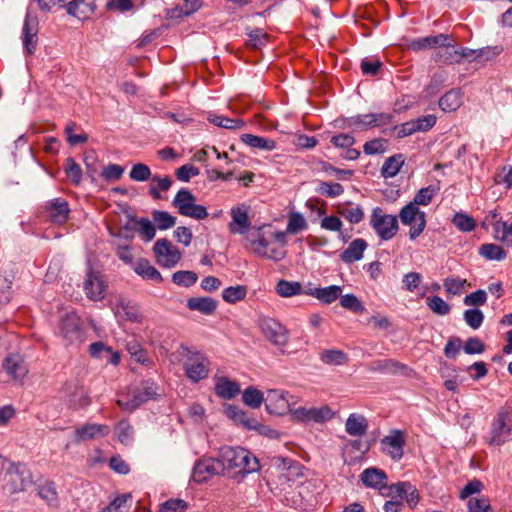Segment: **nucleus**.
<instances>
[{
  "instance_id": "1",
  "label": "nucleus",
  "mask_w": 512,
  "mask_h": 512,
  "mask_svg": "<svg viewBox=\"0 0 512 512\" xmlns=\"http://www.w3.org/2000/svg\"><path fill=\"white\" fill-rule=\"evenodd\" d=\"M220 456L224 473L227 472L230 477L244 476L257 471L259 468L258 459L242 447H222Z\"/></svg>"
},
{
  "instance_id": "2",
  "label": "nucleus",
  "mask_w": 512,
  "mask_h": 512,
  "mask_svg": "<svg viewBox=\"0 0 512 512\" xmlns=\"http://www.w3.org/2000/svg\"><path fill=\"white\" fill-rule=\"evenodd\" d=\"M2 489L12 495L25 491L32 483V476L25 464L5 460L0 472Z\"/></svg>"
},
{
  "instance_id": "3",
  "label": "nucleus",
  "mask_w": 512,
  "mask_h": 512,
  "mask_svg": "<svg viewBox=\"0 0 512 512\" xmlns=\"http://www.w3.org/2000/svg\"><path fill=\"white\" fill-rule=\"evenodd\" d=\"M286 244V234L282 231L274 232L271 235V240L266 239L263 235H259L257 239L251 242L252 250L256 255L275 262L281 261L286 257Z\"/></svg>"
},
{
  "instance_id": "4",
  "label": "nucleus",
  "mask_w": 512,
  "mask_h": 512,
  "mask_svg": "<svg viewBox=\"0 0 512 512\" xmlns=\"http://www.w3.org/2000/svg\"><path fill=\"white\" fill-rule=\"evenodd\" d=\"M58 335L65 347H78L86 340V328L76 313L69 312L60 318Z\"/></svg>"
},
{
  "instance_id": "5",
  "label": "nucleus",
  "mask_w": 512,
  "mask_h": 512,
  "mask_svg": "<svg viewBox=\"0 0 512 512\" xmlns=\"http://www.w3.org/2000/svg\"><path fill=\"white\" fill-rule=\"evenodd\" d=\"M181 349V355L185 358L184 370L187 378L192 382H199L205 379L208 376L210 367L208 358L204 354L190 350L187 347L182 346Z\"/></svg>"
},
{
  "instance_id": "6",
  "label": "nucleus",
  "mask_w": 512,
  "mask_h": 512,
  "mask_svg": "<svg viewBox=\"0 0 512 512\" xmlns=\"http://www.w3.org/2000/svg\"><path fill=\"white\" fill-rule=\"evenodd\" d=\"M196 198L193 193L185 188L180 189L175 195L172 204L178 209V213L185 217L196 220H203L208 217L206 207L195 203Z\"/></svg>"
},
{
  "instance_id": "7",
  "label": "nucleus",
  "mask_w": 512,
  "mask_h": 512,
  "mask_svg": "<svg viewBox=\"0 0 512 512\" xmlns=\"http://www.w3.org/2000/svg\"><path fill=\"white\" fill-rule=\"evenodd\" d=\"M370 226L383 241L391 240L399 230L397 217L386 214L380 207H375L372 210Z\"/></svg>"
},
{
  "instance_id": "8",
  "label": "nucleus",
  "mask_w": 512,
  "mask_h": 512,
  "mask_svg": "<svg viewBox=\"0 0 512 512\" xmlns=\"http://www.w3.org/2000/svg\"><path fill=\"white\" fill-rule=\"evenodd\" d=\"M512 432V411L501 409L491 425L490 436L487 443L490 446H500L508 441Z\"/></svg>"
},
{
  "instance_id": "9",
  "label": "nucleus",
  "mask_w": 512,
  "mask_h": 512,
  "mask_svg": "<svg viewBox=\"0 0 512 512\" xmlns=\"http://www.w3.org/2000/svg\"><path fill=\"white\" fill-rule=\"evenodd\" d=\"M401 223L410 226L409 238L415 240L418 238L426 227V216L415 203L406 204L399 212Z\"/></svg>"
},
{
  "instance_id": "10",
  "label": "nucleus",
  "mask_w": 512,
  "mask_h": 512,
  "mask_svg": "<svg viewBox=\"0 0 512 512\" xmlns=\"http://www.w3.org/2000/svg\"><path fill=\"white\" fill-rule=\"evenodd\" d=\"M264 403L270 414L283 415L286 412L292 413V406L296 403V399L286 391L269 389L266 391Z\"/></svg>"
},
{
  "instance_id": "11",
  "label": "nucleus",
  "mask_w": 512,
  "mask_h": 512,
  "mask_svg": "<svg viewBox=\"0 0 512 512\" xmlns=\"http://www.w3.org/2000/svg\"><path fill=\"white\" fill-rule=\"evenodd\" d=\"M157 263L166 268L174 267L181 259V252L167 239H158L153 246Z\"/></svg>"
},
{
  "instance_id": "12",
  "label": "nucleus",
  "mask_w": 512,
  "mask_h": 512,
  "mask_svg": "<svg viewBox=\"0 0 512 512\" xmlns=\"http://www.w3.org/2000/svg\"><path fill=\"white\" fill-rule=\"evenodd\" d=\"M219 474H224V467L220 459L205 458L196 462L192 477L195 482L203 483Z\"/></svg>"
},
{
  "instance_id": "13",
  "label": "nucleus",
  "mask_w": 512,
  "mask_h": 512,
  "mask_svg": "<svg viewBox=\"0 0 512 512\" xmlns=\"http://www.w3.org/2000/svg\"><path fill=\"white\" fill-rule=\"evenodd\" d=\"M291 415L298 421L323 423L332 419L334 413L329 406L324 405L321 407H300L293 409Z\"/></svg>"
},
{
  "instance_id": "14",
  "label": "nucleus",
  "mask_w": 512,
  "mask_h": 512,
  "mask_svg": "<svg viewBox=\"0 0 512 512\" xmlns=\"http://www.w3.org/2000/svg\"><path fill=\"white\" fill-rule=\"evenodd\" d=\"M260 328L264 336L274 345L284 346L288 342V331L273 318H262Z\"/></svg>"
},
{
  "instance_id": "15",
  "label": "nucleus",
  "mask_w": 512,
  "mask_h": 512,
  "mask_svg": "<svg viewBox=\"0 0 512 512\" xmlns=\"http://www.w3.org/2000/svg\"><path fill=\"white\" fill-rule=\"evenodd\" d=\"M89 0H38V5L41 10L48 11L51 7L59 5L65 8L69 15L84 19L88 17L87 11L83 8Z\"/></svg>"
},
{
  "instance_id": "16",
  "label": "nucleus",
  "mask_w": 512,
  "mask_h": 512,
  "mask_svg": "<svg viewBox=\"0 0 512 512\" xmlns=\"http://www.w3.org/2000/svg\"><path fill=\"white\" fill-rule=\"evenodd\" d=\"M44 212L50 222L62 225L67 222L70 214L69 203L62 198H54L46 202Z\"/></svg>"
},
{
  "instance_id": "17",
  "label": "nucleus",
  "mask_w": 512,
  "mask_h": 512,
  "mask_svg": "<svg viewBox=\"0 0 512 512\" xmlns=\"http://www.w3.org/2000/svg\"><path fill=\"white\" fill-rule=\"evenodd\" d=\"M404 445L405 437L401 430H393L381 440L382 451L394 460L402 458Z\"/></svg>"
},
{
  "instance_id": "18",
  "label": "nucleus",
  "mask_w": 512,
  "mask_h": 512,
  "mask_svg": "<svg viewBox=\"0 0 512 512\" xmlns=\"http://www.w3.org/2000/svg\"><path fill=\"white\" fill-rule=\"evenodd\" d=\"M3 370L15 382L22 383L28 374L25 361L17 354L7 356L3 361Z\"/></svg>"
},
{
  "instance_id": "19",
  "label": "nucleus",
  "mask_w": 512,
  "mask_h": 512,
  "mask_svg": "<svg viewBox=\"0 0 512 512\" xmlns=\"http://www.w3.org/2000/svg\"><path fill=\"white\" fill-rule=\"evenodd\" d=\"M37 33H38V21L35 17H31L29 14L26 15L23 29H22V41L24 49L28 54H33L37 47Z\"/></svg>"
},
{
  "instance_id": "20",
  "label": "nucleus",
  "mask_w": 512,
  "mask_h": 512,
  "mask_svg": "<svg viewBox=\"0 0 512 512\" xmlns=\"http://www.w3.org/2000/svg\"><path fill=\"white\" fill-rule=\"evenodd\" d=\"M369 370L372 372H379L391 375H408V372L412 371V369H410L406 364L398 362L394 359L375 360L370 363Z\"/></svg>"
},
{
  "instance_id": "21",
  "label": "nucleus",
  "mask_w": 512,
  "mask_h": 512,
  "mask_svg": "<svg viewBox=\"0 0 512 512\" xmlns=\"http://www.w3.org/2000/svg\"><path fill=\"white\" fill-rule=\"evenodd\" d=\"M83 289L92 301H100L105 296L106 284L104 280L93 272H89L83 283Z\"/></svg>"
},
{
  "instance_id": "22",
  "label": "nucleus",
  "mask_w": 512,
  "mask_h": 512,
  "mask_svg": "<svg viewBox=\"0 0 512 512\" xmlns=\"http://www.w3.org/2000/svg\"><path fill=\"white\" fill-rule=\"evenodd\" d=\"M232 222L229 224L231 233L245 234L250 228L251 222L245 205H238L231 209Z\"/></svg>"
},
{
  "instance_id": "23",
  "label": "nucleus",
  "mask_w": 512,
  "mask_h": 512,
  "mask_svg": "<svg viewBox=\"0 0 512 512\" xmlns=\"http://www.w3.org/2000/svg\"><path fill=\"white\" fill-rule=\"evenodd\" d=\"M439 49L433 54V59L442 64H458L463 59V53H458V49L448 43L447 41L443 45H438Z\"/></svg>"
},
{
  "instance_id": "24",
  "label": "nucleus",
  "mask_w": 512,
  "mask_h": 512,
  "mask_svg": "<svg viewBox=\"0 0 512 512\" xmlns=\"http://www.w3.org/2000/svg\"><path fill=\"white\" fill-rule=\"evenodd\" d=\"M110 433V427L105 424H87L75 431L76 441H87L99 437L107 436Z\"/></svg>"
},
{
  "instance_id": "25",
  "label": "nucleus",
  "mask_w": 512,
  "mask_h": 512,
  "mask_svg": "<svg viewBox=\"0 0 512 512\" xmlns=\"http://www.w3.org/2000/svg\"><path fill=\"white\" fill-rule=\"evenodd\" d=\"M89 353L93 358L105 360L112 365H118L120 362V354L101 341L90 344Z\"/></svg>"
},
{
  "instance_id": "26",
  "label": "nucleus",
  "mask_w": 512,
  "mask_h": 512,
  "mask_svg": "<svg viewBox=\"0 0 512 512\" xmlns=\"http://www.w3.org/2000/svg\"><path fill=\"white\" fill-rule=\"evenodd\" d=\"M224 412L234 423L243 426L245 429L252 430L254 425H256L257 420L250 417L247 412L236 405H225Z\"/></svg>"
},
{
  "instance_id": "27",
  "label": "nucleus",
  "mask_w": 512,
  "mask_h": 512,
  "mask_svg": "<svg viewBox=\"0 0 512 512\" xmlns=\"http://www.w3.org/2000/svg\"><path fill=\"white\" fill-rule=\"evenodd\" d=\"M387 478L385 471L375 467L366 468L360 475V479L366 487L377 490L383 487Z\"/></svg>"
},
{
  "instance_id": "28",
  "label": "nucleus",
  "mask_w": 512,
  "mask_h": 512,
  "mask_svg": "<svg viewBox=\"0 0 512 512\" xmlns=\"http://www.w3.org/2000/svg\"><path fill=\"white\" fill-rule=\"evenodd\" d=\"M368 244L362 238L353 240L349 246L340 254V259L344 263H353L363 258V253Z\"/></svg>"
},
{
  "instance_id": "29",
  "label": "nucleus",
  "mask_w": 512,
  "mask_h": 512,
  "mask_svg": "<svg viewBox=\"0 0 512 512\" xmlns=\"http://www.w3.org/2000/svg\"><path fill=\"white\" fill-rule=\"evenodd\" d=\"M346 432L350 436H363L368 429V421L364 415L351 413L345 423Z\"/></svg>"
},
{
  "instance_id": "30",
  "label": "nucleus",
  "mask_w": 512,
  "mask_h": 512,
  "mask_svg": "<svg viewBox=\"0 0 512 512\" xmlns=\"http://www.w3.org/2000/svg\"><path fill=\"white\" fill-rule=\"evenodd\" d=\"M134 272L146 280H153L155 282H162L163 278L160 272L150 264L147 259L140 258L134 262L132 266Z\"/></svg>"
},
{
  "instance_id": "31",
  "label": "nucleus",
  "mask_w": 512,
  "mask_h": 512,
  "mask_svg": "<svg viewBox=\"0 0 512 512\" xmlns=\"http://www.w3.org/2000/svg\"><path fill=\"white\" fill-rule=\"evenodd\" d=\"M448 39L449 36L442 33L438 35L426 36L411 41L409 44V48L413 51L426 50L429 48L436 47L438 45H443L445 44L446 41H448Z\"/></svg>"
},
{
  "instance_id": "32",
  "label": "nucleus",
  "mask_w": 512,
  "mask_h": 512,
  "mask_svg": "<svg viewBox=\"0 0 512 512\" xmlns=\"http://www.w3.org/2000/svg\"><path fill=\"white\" fill-rule=\"evenodd\" d=\"M187 307L204 315H211L217 308V302L211 297H191L187 300Z\"/></svg>"
},
{
  "instance_id": "33",
  "label": "nucleus",
  "mask_w": 512,
  "mask_h": 512,
  "mask_svg": "<svg viewBox=\"0 0 512 512\" xmlns=\"http://www.w3.org/2000/svg\"><path fill=\"white\" fill-rule=\"evenodd\" d=\"M396 492L399 498L405 500L410 508H414L419 502V492L410 482H397Z\"/></svg>"
},
{
  "instance_id": "34",
  "label": "nucleus",
  "mask_w": 512,
  "mask_h": 512,
  "mask_svg": "<svg viewBox=\"0 0 512 512\" xmlns=\"http://www.w3.org/2000/svg\"><path fill=\"white\" fill-rule=\"evenodd\" d=\"M240 139L244 144L254 149L272 151L276 148V142L270 138L253 134H242Z\"/></svg>"
},
{
  "instance_id": "35",
  "label": "nucleus",
  "mask_w": 512,
  "mask_h": 512,
  "mask_svg": "<svg viewBox=\"0 0 512 512\" xmlns=\"http://www.w3.org/2000/svg\"><path fill=\"white\" fill-rule=\"evenodd\" d=\"M144 402H146V399L144 398V393L140 386L134 388L125 397H122L117 400V404L119 407L129 411L136 409Z\"/></svg>"
},
{
  "instance_id": "36",
  "label": "nucleus",
  "mask_w": 512,
  "mask_h": 512,
  "mask_svg": "<svg viewBox=\"0 0 512 512\" xmlns=\"http://www.w3.org/2000/svg\"><path fill=\"white\" fill-rule=\"evenodd\" d=\"M342 293V288L337 285H331L324 288H315L309 292V295L317 298L324 304H331L335 300H337Z\"/></svg>"
},
{
  "instance_id": "37",
  "label": "nucleus",
  "mask_w": 512,
  "mask_h": 512,
  "mask_svg": "<svg viewBox=\"0 0 512 512\" xmlns=\"http://www.w3.org/2000/svg\"><path fill=\"white\" fill-rule=\"evenodd\" d=\"M215 392L223 399H232L239 394L240 387L236 382L222 377L216 382Z\"/></svg>"
},
{
  "instance_id": "38",
  "label": "nucleus",
  "mask_w": 512,
  "mask_h": 512,
  "mask_svg": "<svg viewBox=\"0 0 512 512\" xmlns=\"http://www.w3.org/2000/svg\"><path fill=\"white\" fill-rule=\"evenodd\" d=\"M319 358L326 365L339 366L348 362L347 354L339 349H325L320 352Z\"/></svg>"
},
{
  "instance_id": "39",
  "label": "nucleus",
  "mask_w": 512,
  "mask_h": 512,
  "mask_svg": "<svg viewBox=\"0 0 512 512\" xmlns=\"http://www.w3.org/2000/svg\"><path fill=\"white\" fill-rule=\"evenodd\" d=\"M461 106V93L452 89L445 93L439 100V107L446 112L457 110Z\"/></svg>"
},
{
  "instance_id": "40",
  "label": "nucleus",
  "mask_w": 512,
  "mask_h": 512,
  "mask_svg": "<svg viewBox=\"0 0 512 512\" xmlns=\"http://www.w3.org/2000/svg\"><path fill=\"white\" fill-rule=\"evenodd\" d=\"M405 159L402 154H395L391 157H388L381 169V173L385 178L394 177L400 171V168L404 164Z\"/></svg>"
},
{
  "instance_id": "41",
  "label": "nucleus",
  "mask_w": 512,
  "mask_h": 512,
  "mask_svg": "<svg viewBox=\"0 0 512 512\" xmlns=\"http://www.w3.org/2000/svg\"><path fill=\"white\" fill-rule=\"evenodd\" d=\"M264 394L255 387H248L242 393V401L252 409H257L264 402Z\"/></svg>"
},
{
  "instance_id": "42",
  "label": "nucleus",
  "mask_w": 512,
  "mask_h": 512,
  "mask_svg": "<svg viewBox=\"0 0 512 512\" xmlns=\"http://www.w3.org/2000/svg\"><path fill=\"white\" fill-rule=\"evenodd\" d=\"M172 185V180L170 177L165 176L161 178L158 175L152 177V182L149 187V194L153 199L159 200L161 199L160 191H168Z\"/></svg>"
},
{
  "instance_id": "43",
  "label": "nucleus",
  "mask_w": 512,
  "mask_h": 512,
  "mask_svg": "<svg viewBox=\"0 0 512 512\" xmlns=\"http://www.w3.org/2000/svg\"><path fill=\"white\" fill-rule=\"evenodd\" d=\"M208 121L218 127H222L229 130L240 129L244 126V122L239 118H228L222 115H209Z\"/></svg>"
},
{
  "instance_id": "44",
  "label": "nucleus",
  "mask_w": 512,
  "mask_h": 512,
  "mask_svg": "<svg viewBox=\"0 0 512 512\" xmlns=\"http://www.w3.org/2000/svg\"><path fill=\"white\" fill-rule=\"evenodd\" d=\"M39 496L51 507H58L59 498L54 482H46L39 487Z\"/></svg>"
},
{
  "instance_id": "45",
  "label": "nucleus",
  "mask_w": 512,
  "mask_h": 512,
  "mask_svg": "<svg viewBox=\"0 0 512 512\" xmlns=\"http://www.w3.org/2000/svg\"><path fill=\"white\" fill-rule=\"evenodd\" d=\"M246 295L247 287L245 285L230 286L222 291L223 300L231 304L243 300Z\"/></svg>"
},
{
  "instance_id": "46",
  "label": "nucleus",
  "mask_w": 512,
  "mask_h": 512,
  "mask_svg": "<svg viewBox=\"0 0 512 512\" xmlns=\"http://www.w3.org/2000/svg\"><path fill=\"white\" fill-rule=\"evenodd\" d=\"M63 168L66 176L72 182V184H80L82 180V168L72 157H68L65 160Z\"/></svg>"
},
{
  "instance_id": "47",
  "label": "nucleus",
  "mask_w": 512,
  "mask_h": 512,
  "mask_svg": "<svg viewBox=\"0 0 512 512\" xmlns=\"http://www.w3.org/2000/svg\"><path fill=\"white\" fill-rule=\"evenodd\" d=\"M277 293L282 297H292L302 292V286L296 281L280 280L276 285Z\"/></svg>"
},
{
  "instance_id": "48",
  "label": "nucleus",
  "mask_w": 512,
  "mask_h": 512,
  "mask_svg": "<svg viewBox=\"0 0 512 512\" xmlns=\"http://www.w3.org/2000/svg\"><path fill=\"white\" fill-rule=\"evenodd\" d=\"M118 440L124 445H130L133 442L134 430L130 423L122 419L115 426Z\"/></svg>"
},
{
  "instance_id": "49",
  "label": "nucleus",
  "mask_w": 512,
  "mask_h": 512,
  "mask_svg": "<svg viewBox=\"0 0 512 512\" xmlns=\"http://www.w3.org/2000/svg\"><path fill=\"white\" fill-rule=\"evenodd\" d=\"M133 226L136 227L140 236L145 241H151L155 237V226L148 218H140L135 220Z\"/></svg>"
},
{
  "instance_id": "50",
  "label": "nucleus",
  "mask_w": 512,
  "mask_h": 512,
  "mask_svg": "<svg viewBox=\"0 0 512 512\" xmlns=\"http://www.w3.org/2000/svg\"><path fill=\"white\" fill-rule=\"evenodd\" d=\"M479 253L487 260H503L506 257V252L501 246L496 244H483L479 248Z\"/></svg>"
},
{
  "instance_id": "51",
  "label": "nucleus",
  "mask_w": 512,
  "mask_h": 512,
  "mask_svg": "<svg viewBox=\"0 0 512 512\" xmlns=\"http://www.w3.org/2000/svg\"><path fill=\"white\" fill-rule=\"evenodd\" d=\"M337 211L352 224H358L364 218V212L359 206H339Z\"/></svg>"
},
{
  "instance_id": "52",
  "label": "nucleus",
  "mask_w": 512,
  "mask_h": 512,
  "mask_svg": "<svg viewBox=\"0 0 512 512\" xmlns=\"http://www.w3.org/2000/svg\"><path fill=\"white\" fill-rule=\"evenodd\" d=\"M152 218L160 230H167L176 224V217L166 211L154 210Z\"/></svg>"
},
{
  "instance_id": "53",
  "label": "nucleus",
  "mask_w": 512,
  "mask_h": 512,
  "mask_svg": "<svg viewBox=\"0 0 512 512\" xmlns=\"http://www.w3.org/2000/svg\"><path fill=\"white\" fill-rule=\"evenodd\" d=\"M426 304L433 313L440 316L449 314L451 310L450 305L439 296L427 297Z\"/></svg>"
},
{
  "instance_id": "54",
  "label": "nucleus",
  "mask_w": 512,
  "mask_h": 512,
  "mask_svg": "<svg viewBox=\"0 0 512 512\" xmlns=\"http://www.w3.org/2000/svg\"><path fill=\"white\" fill-rule=\"evenodd\" d=\"M198 276L193 271L181 270L172 275V281L182 287H190L197 282Z\"/></svg>"
},
{
  "instance_id": "55",
  "label": "nucleus",
  "mask_w": 512,
  "mask_h": 512,
  "mask_svg": "<svg viewBox=\"0 0 512 512\" xmlns=\"http://www.w3.org/2000/svg\"><path fill=\"white\" fill-rule=\"evenodd\" d=\"M307 228V222L304 216L299 212H291L288 215L287 232L296 234Z\"/></svg>"
},
{
  "instance_id": "56",
  "label": "nucleus",
  "mask_w": 512,
  "mask_h": 512,
  "mask_svg": "<svg viewBox=\"0 0 512 512\" xmlns=\"http://www.w3.org/2000/svg\"><path fill=\"white\" fill-rule=\"evenodd\" d=\"M463 318L465 323L472 329H478L484 320V314L478 308L464 311Z\"/></svg>"
},
{
  "instance_id": "57",
  "label": "nucleus",
  "mask_w": 512,
  "mask_h": 512,
  "mask_svg": "<svg viewBox=\"0 0 512 512\" xmlns=\"http://www.w3.org/2000/svg\"><path fill=\"white\" fill-rule=\"evenodd\" d=\"M436 195V189L434 186H427L424 188H421L414 196L413 201L410 203H415V206L418 207V205L426 206L428 205L433 197Z\"/></svg>"
},
{
  "instance_id": "58",
  "label": "nucleus",
  "mask_w": 512,
  "mask_h": 512,
  "mask_svg": "<svg viewBox=\"0 0 512 512\" xmlns=\"http://www.w3.org/2000/svg\"><path fill=\"white\" fill-rule=\"evenodd\" d=\"M453 224L463 232H470L476 226L475 220L463 213H456L452 219Z\"/></svg>"
},
{
  "instance_id": "59",
  "label": "nucleus",
  "mask_w": 512,
  "mask_h": 512,
  "mask_svg": "<svg viewBox=\"0 0 512 512\" xmlns=\"http://www.w3.org/2000/svg\"><path fill=\"white\" fill-rule=\"evenodd\" d=\"M151 170L150 168L143 163H137L133 165L132 169L130 170L129 177L138 182H144L151 178Z\"/></svg>"
},
{
  "instance_id": "60",
  "label": "nucleus",
  "mask_w": 512,
  "mask_h": 512,
  "mask_svg": "<svg viewBox=\"0 0 512 512\" xmlns=\"http://www.w3.org/2000/svg\"><path fill=\"white\" fill-rule=\"evenodd\" d=\"M340 304L342 307L351 310L355 313L361 314L365 311V307L363 306V304L353 294H346L344 296H341Z\"/></svg>"
},
{
  "instance_id": "61",
  "label": "nucleus",
  "mask_w": 512,
  "mask_h": 512,
  "mask_svg": "<svg viewBox=\"0 0 512 512\" xmlns=\"http://www.w3.org/2000/svg\"><path fill=\"white\" fill-rule=\"evenodd\" d=\"M249 39L246 44L250 48L258 49L266 43L267 33L263 29L257 28L252 30L249 34Z\"/></svg>"
},
{
  "instance_id": "62",
  "label": "nucleus",
  "mask_w": 512,
  "mask_h": 512,
  "mask_svg": "<svg viewBox=\"0 0 512 512\" xmlns=\"http://www.w3.org/2000/svg\"><path fill=\"white\" fill-rule=\"evenodd\" d=\"M468 510L469 512H493L487 497L470 498Z\"/></svg>"
},
{
  "instance_id": "63",
  "label": "nucleus",
  "mask_w": 512,
  "mask_h": 512,
  "mask_svg": "<svg viewBox=\"0 0 512 512\" xmlns=\"http://www.w3.org/2000/svg\"><path fill=\"white\" fill-rule=\"evenodd\" d=\"M319 192L326 197H337L344 192V188L340 183L321 182Z\"/></svg>"
},
{
  "instance_id": "64",
  "label": "nucleus",
  "mask_w": 512,
  "mask_h": 512,
  "mask_svg": "<svg viewBox=\"0 0 512 512\" xmlns=\"http://www.w3.org/2000/svg\"><path fill=\"white\" fill-rule=\"evenodd\" d=\"M187 507L182 499H169L161 505L158 512H185Z\"/></svg>"
}]
</instances>
